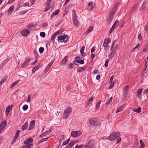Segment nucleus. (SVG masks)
Listing matches in <instances>:
<instances>
[{"instance_id": "obj_19", "label": "nucleus", "mask_w": 148, "mask_h": 148, "mask_svg": "<svg viewBox=\"0 0 148 148\" xmlns=\"http://www.w3.org/2000/svg\"><path fill=\"white\" fill-rule=\"evenodd\" d=\"M60 32V30H58L55 33L51 36V40H53L58 33Z\"/></svg>"}, {"instance_id": "obj_16", "label": "nucleus", "mask_w": 148, "mask_h": 148, "mask_svg": "<svg viewBox=\"0 0 148 148\" xmlns=\"http://www.w3.org/2000/svg\"><path fill=\"white\" fill-rule=\"evenodd\" d=\"M14 10V5H12L11 6L8 10V15H10L12 13Z\"/></svg>"}, {"instance_id": "obj_30", "label": "nucleus", "mask_w": 148, "mask_h": 148, "mask_svg": "<svg viewBox=\"0 0 148 148\" xmlns=\"http://www.w3.org/2000/svg\"><path fill=\"white\" fill-rule=\"evenodd\" d=\"M32 144H27V145H24L22 148H31Z\"/></svg>"}, {"instance_id": "obj_43", "label": "nucleus", "mask_w": 148, "mask_h": 148, "mask_svg": "<svg viewBox=\"0 0 148 148\" xmlns=\"http://www.w3.org/2000/svg\"><path fill=\"white\" fill-rule=\"evenodd\" d=\"M6 79V77H3L1 80L0 82V85H2L5 82Z\"/></svg>"}, {"instance_id": "obj_7", "label": "nucleus", "mask_w": 148, "mask_h": 148, "mask_svg": "<svg viewBox=\"0 0 148 148\" xmlns=\"http://www.w3.org/2000/svg\"><path fill=\"white\" fill-rule=\"evenodd\" d=\"M80 58L79 57H75L74 58L75 62H76L83 64H84V61L82 60H80Z\"/></svg>"}, {"instance_id": "obj_21", "label": "nucleus", "mask_w": 148, "mask_h": 148, "mask_svg": "<svg viewBox=\"0 0 148 148\" xmlns=\"http://www.w3.org/2000/svg\"><path fill=\"white\" fill-rule=\"evenodd\" d=\"M128 87L127 86H126L124 87V92L123 93L124 94V96H125V95H127V93L128 92Z\"/></svg>"}, {"instance_id": "obj_44", "label": "nucleus", "mask_w": 148, "mask_h": 148, "mask_svg": "<svg viewBox=\"0 0 148 148\" xmlns=\"http://www.w3.org/2000/svg\"><path fill=\"white\" fill-rule=\"evenodd\" d=\"M28 108V106L25 104L23 106V110L26 111L27 110V109Z\"/></svg>"}, {"instance_id": "obj_24", "label": "nucleus", "mask_w": 148, "mask_h": 148, "mask_svg": "<svg viewBox=\"0 0 148 148\" xmlns=\"http://www.w3.org/2000/svg\"><path fill=\"white\" fill-rule=\"evenodd\" d=\"M93 28L92 26H90L88 28L87 30L85 32V33L87 34L93 30Z\"/></svg>"}, {"instance_id": "obj_48", "label": "nucleus", "mask_w": 148, "mask_h": 148, "mask_svg": "<svg viewBox=\"0 0 148 148\" xmlns=\"http://www.w3.org/2000/svg\"><path fill=\"white\" fill-rule=\"evenodd\" d=\"M51 8V6L50 5H47V7H46L45 8V10H44L45 12H46L48 10H49Z\"/></svg>"}, {"instance_id": "obj_3", "label": "nucleus", "mask_w": 148, "mask_h": 148, "mask_svg": "<svg viewBox=\"0 0 148 148\" xmlns=\"http://www.w3.org/2000/svg\"><path fill=\"white\" fill-rule=\"evenodd\" d=\"M119 132H115L112 133L108 137V139L110 141H112L115 140L119 136Z\"/></svg>"}, {"instance_id": "obj_45", "label": "nucleus", "mask_w": 148, "mask_h": 148, "mask_svg": "<svg viewBox=\"0 0 148 148\" xmlns=\"http://www.w3.org/2000/svg\"><path fill=\"white\" fill-rule=\"evenodd\" d=\"M73 22L74 23L75 25L76 26L78 27V22L77 20V19L73 20Z\"/></svg>"}, {"instance_id": "obj_22", "label": "nucleus", "mask_w": 148, "mask_h": 148, "mask_svg": "<svg viewBox=\"0 0 148 148\" xmlns=\"http://www.w3.org/2000/svg\"><path fill=\"white\" fill-rule=\"evenodd\" d=\"M73 12V20H75L77 19V16L74 10H73L72 11Z\"/></svg>"}, {"instance_id": "obj_12", "label": "nucleus", "mask_w": 148, "mask_h": 148, "mask_svg": "<svg viewBox=\"0 0 148 148\" xmlns=\"http://www.w3.org/2000/svg\"><path fill=\"white\" fill-rule=\"evenodd\" d=\"M148 1H144L142 5L140 8V10H143L146 7L147 5L148 4Z\"/></svg>"}, {"instance_id": "obj_17", "label": "nucleus", "mask_w": 148, "mask_h": 148, "mask_svg": "<svg viewBox=\"0 0 148 148\" xmlns=\"http://www.w3.org/2000/svg\"><path fill=\"white\" fill-rule=\"evenodd\" d=\"M7 124V122L6 120L2 122L0 125V128L1 129H3L5 126Z\"/></svg>"}, {"instance_id": "obj_42", "label": "nucleus", "mask_w": 148, "mask_h": 148, "mask_svg": "<svg viewBox=\"0 0 148 148\" xmlns=\"http://www.w3.org/2000/svg\"><path fill=\"white\" fill-rule=\"evenodd\" d=\"M75 143V142L74 141L72 140L70 141L69 143V145L70 146L71 148V147L74 145Z\"/></svg>"}, {"instance_id": "obj_35", "label": "nucleus", "mask_w": 148, "mask_h": 148, "mask_svg": "<svg viewBox=\"0 0 148 148\" xmlns=\"http://www.w3.org/2000/svg\"><path fill=\"white\" fill-rule=\"evenodd\" d=\"M53 61H52L48 64L47 67V69H50L52 64H53Z\"/></svg>"}, {"instance_id": "obj_55", "label": "nucleus", "mask_w": 148, "mask_h": 148, "mask_svg": "<svg viewBox=\"0 0 148 148\" xmlns=\"http://www.w3.org/2000/svg\"><path fill=\"white\" fill-rule=\"evenodd\" d=\"M20 80H17L15 82H14L12 84L13 86H14L15 85H16L18 83Z\"/></svg>"}, {"instance_id": "obj_31", "label": "nucleus", "mask_w": 148, "mask_h": 148, "mask_svg": "<svg viewBox=\"0 0 148 148\" xmlns=\"http://www.w3.org/2000/svg\"><path fill=\"white\" fill-rule=\"evenodd\" d=\"M112 99V97H111L110 98L108 99L106 103V106H107L109 105V103L111 102Z\"/></svg>"}, {"instance_id": "obj_20", "label": "nucleus", "mask_w": 148, "mask_h": 148, "mask_svg": "<svg viewBox=\"0 0 148 148\" xmlns=\"http://www.w3.org/2000/svg\"><path fill=\"white\" fill-rule=\"evenodd\" d=\"M67 56H65L64 58L63 59V60H62V64H63V65H64L67 62Z\"/></svg>"}, {"instance_id": "obj_4", "label": "nucleus", "mask_w": 148, "mask_h": 148, "mask_svg": "<svg viewBox=\"0 0 148 148\" xmlns=\"http://www.w3.org/2000/svg\"><path fill=\"white\" fill-rule=\"evenodd\" d=\"M69 36L66 35L65 34H61V35L58 36V39L59 40H64L66 39V40H64L62 42H64L65 43L67 42V41L69 38Z\"/></svg>"}, {"instance_id": "obj_32", "label": "nucleus", "mask_w": 148, "mask_h": 148, "mask_svg": "<svg viewBox=\"0 0 148 148\" xmlns=\"http://www.w3.org/2000/svg\"><path fill=\"white\" fill-rule=\"evenodd\" d=\"M85 67H79L77 69V71L78 72H81L85 70Z\"/></svg>"}, {"instance_id": "obj_54", "label": "nucleus", "mask_w": 148, "mask_h": 148, "mask_svg": "<svg viewBox=\"0 0 148 148\" xmlns=\"http://www.w3.org/2000/svg\"><path fill=\"white\" fill-rule=\"evenodd\" d=\"M21 131L20 130H17V132H16L15 136V137L18 138V135L19 134V133Z\"/></svg>"}, {"instance_id": "obj_49", "label": "nucleus", "mask_w": 148, "mask_h": 148, "mask_svg": "<svg viewBox=\"0 0 148 148\" xmlns=\"http://www.w3.org/2000/svg\"><path fill=\"white\" fill-rule=\"evenodd\" d=\"M101 101H99L97 104V105H96V109L97 110H98V109L99 108V107L100 106V103H101Z\"/></svg>"}, {"instance_id": "obj_15", "label": "nucleus", "mask_w": 148, "mask_h": 148, "mask_svg": "<svg viewBox=\"0 0 148 148\" xmlns=\"http://www.w3.org/2000/svg\"><path fill=\"white\" fill-rule=\"evenodd\" d=\"M143 90V89L141 88L138 89V90L137 95L138 98L141 100V92Z\"/></svg>"}, {"instance_id": "obj_64", "label": "nucleus", "mask_w": 148, "mask_h": 148, "mask_svg": "<svg viewBox=\"0 0 148 148\" xmlns=\"http://www.w3.org/2000/svg\"><path fill=\"white\" fill-rule=\"evenodd\" d=\"M94 99V97L93 96H92L89 99H88V102H90V101H92Z\"/></svg>"}, {"instance_id": "obj_23", "label": "nucleus", "mask_w": 148, "mask_h": 148, "mask_svg": "<svg viewBox=\"0 0 148 148\" xmlns=\"http://www.w3.org/2000/svg\"><path fill=\"white\" fill-rule=\"evenodd\" d=\"M28 123L26 122L25 124L23 125L21 128L22 130V131L23 132L25 130L27 127H28Z\"/></svg>"}, {"instance_id": "obj_53", "label": "nucleus", "mask_w": 148, "mask_h": 148, "mask_svg": "<svg viewBox=\"0 0 148 148\" xmlns=\"http://www.w3.org/2000/svg\"><path fill=\"white\" fill-rule=\"evenodd\" d=\"M137 5L136 4H135L132 7V9L131 10V12H133L134 10H135L136 7L137 6Z\"/></svg>"}, {"instance_id": "obj_2", "label": "nucleus", "mask_w": 148, "mask_h": 148, "mask_svg": "<svg viewBox=\"0 0 148 148\" xmlns=\"http://www.w3.org/2000/svg\"><path fill=\"white\" fill-rule=\"evenodd\" d=\"M72 109L71 108H67L63 112V119H66L71 114Z\"/></svg>"}, {"instance_id": "obj_33", "label": "nucleus", "mask_w": 148, "mask_h": 148, "mask_svg": "<svg viewBox=\"0 0 148 148\" xmlns=\"http://www.w3.org/2000/svg\"><path fill=\"white\" fill-rule=\"evenodd\" d=\"M93 2L92 1H91L88 4V6L91 7L90 8V11L92 10L93 8V6L92 5Z\"/></svg>"}, {"instance_id": "obj_47", "label": "nucleus", "mask_w": 148, "mask_h": 148, "mask_svg": "<svg viewBox=\"0 0 148 148\" xmlns=\"http://www.w3.org/2000/svg\"><path fill=\"white\" fill-rule=\"evenodd\" d=\"M34 54L36 58L37 59V60H38V55L36 50L34 51Z\"/></svg>"}, {"instance_id": "obj_36", "label": "nucleus", "mask_w": 148, "mask_h": 148, "mask_svg": "<svg viewBox=\"0 0 148 148\" xmlns=\"http://www.w3.org/2000/svg\"><path fill=\"white\" fill-rule=\"evenodd\" d=\"M34 26V25L32 23H31V24H29L27 26V28L28 29H32V27H33Z\"/></svg>"}, {"instance_id": "obj_25", "label": "nucleus", "mask_w": 148, "mask_h": 148, "mask_svg": "<svg viewBox=\"0 0 148 148\" xmlns=\"http://www.w3.org/2000/svg\"><path fill=\"white\" fill-rule=\"evenodd\" d=\"M60 10H57L55 11L52 14L51 16V17L53 18L54 16L57 15L58 14Z\"/></svg>"}, {"instance_id": "obj_28", "label": "nucleus", "mask_w": 148, "mask_h": 148, "mask_svg": "<svg viewBox=\"0 0 148 148\" xmlns=\"http://www.w3.org/2000/svg\"><path fill=\"white\" fill-rule=\"evenodd\" d=\"M119 4V3H116L114 6V8H112V10L113 11V12H114L116 11V9H117Z\"/></svg>"}, {"instance_id": "obj_62", "label": "nucleus", "mask_w": 148, "mask_h": 148, "mask_svg": "<svg viewBox=\"0 0 148 148\" xmlns=\"http://www.w3.org/2000/svg\"><path fill=\"white\" fill-rule=\"evenodd\" d=\"M121 138L120 137H119V138H118L117 139V142L116 143V144H118V143H120V142H121Z\"/></svg>"}, {"instance_id": "obj_46", "label": "nucleus", "mask_w": 148, "mask_h": 148, "mask_svg": "<svg viewBox=\"0 0 148 148\" xmlns=\"http://www.w3.org/2000/svg\"><path fill=\"white\" fill-rule=\"evenodd\" d=\"M44 48L43 47H40L39 48V52L40 53H42L44 51Z\"/></svg>"}, {"instance_id": "obj_39", "label": "nucleus", "mask_w": 148, "mask_h": 148, "mask_svg": "<svg viewBox=\"0 0 148 148\" xmlns=\"http://www.w3.org/2000/svg\"><path fill=\"white\" fill-rule=\"evenodd\" d=\"M12 106H9L6 108L5 111L9 112L11 109H12Z\"/></svg>"}, {"instance_id": "obj_41", "label": "nucleus", "mask_w": 148, "mask_h": 148, "mask_svg": "<svg viewBox=\"0 0 148 148\" xmlns=\"http://www.w3.org/2000/svg\"><path fill=\"white\" fill-rule=\"evenodd\" d=\"M115 27V26H114V25H112V27L110 29L109 34H110L112 32L113 30L114 29Z\"/></svg>"}, {"instance_id": "obj_27", "label": "nucleus", "mask_w": 148, "mask_h": 148, "mask_svg": "<svg viewBox=\"0 0 148 148\" xmlns=\"http://www.w3.org/2000/svg\"><path fill=\"white\" fill-rule=\"evenodd\" d=\"M141 111V109L140 107H139L138 108H134L133 109V111L138 113L140 112Z\"/></svg>"}, {"instance_id": "obj_34", "label": "nucleus", "mask_w": 148, "mask_h": 148, "mask_svg": "<svg viewBox=\"0 0 148 148\" xmlns=\"http://www.w3.org/2000/svg\"><path fill=\"white\" fill-rule=\"evenodd\" d=\"M85 47L84 46H83L80 49V53L82 56H83L84 54V51Z\"/></svg>"}, {"instance_id": "obj_38", "label": "nucleus", "mask_w": 148, "mask_h": 148, "mask_svg": "<svg viewBox=\"0 0 148 148\" xmlns=\"http://www.w3.org/2000/svg\"><path fill=\"white\" fill-rule=\"evenodd\" d=\"M123 106H120L119 108H118L117 110H116V113H117L121 111H122L123 109Z\"/></svg>"}, {"instance_id": "obj_58", "label": "nucleus", "mask_w": 148, "mask_h": 148, "mask_svg": "<svg viewBox=\"0 0 148 148\" xmlns=\"http://www.w3.org/2000/svg\"><path fill=\"white\" fill-rule=\"evenodd\" d=\"M52 0H47V2H46V4L47 5H50V3Z\"/></svg>"}, {"instance_id": "obj_5", "label": "nucleus", "mask_w": 148, "mask_h": 148, "mask_svg": "<svg viewBox=\"0 0 148 148\" xmlns=\"http://www.w3.org/2000/svg\"><path fill=\"white\" fill-rule=\"evenodd\" d=\"M81 134L82 132L80 131H73L71 133V135L74 137H78Z\"/></svg>"}, {"instance_id": "obj_18", "label": "nucleus", "mask_w": 148, "mask_h": 148, "mask_svg": "<svg viewBox=\"0 0 148 148\" xmlns=\"http://www.w3.org/2000/svg\"><path fill=\"white\" fill-rule=\"evenodd\" d=\"M33 139L32 138H27V140L24 142V144H29L28 143H31L33 141Z\"/></svg>"}, {"instance_id": "obj_52", "label": "nucleus", "mask_w": 148, "mask_h": 148, "mask_svg": "<svg viewBox=\"0 0 148 148\" xmlns=\"http://www.w3.org/2000/svg\"><path fill=\"white\" fill-rule=\"evenodd\" d=\"M116 42V40H114L112 43V46L111 47V50H112V49L113 48V47L115 45V43Z\"/></svg>"}, {"instance_id": "obj_26", "label": "nucleus", "mask_w": 148, "mask_h": 148, "mask_svg": "<svg viewBox=\"0 0 148 148\" xmlns=\"http://www.w3.org/2000/svg\"><path fill=\"white\" fill-rule=\"evenodd\" d=\"M51 132V131L49 130H48L47 131H46L45 132H43L42 133V134H41L40 136V137H42L43 136H45L46 134L48 133H49Z\"/></svg>"}, {"instance_id": "obj_8", "label": "nucleus", "mask_w": 148, "mask_h": 148, "mask_svg": "<svg viewBox=\"0 0 148 148\" xmlns=\"http://www.w3.org/2000/svg\"><path fill=\"white\" fill-rule=\"evenodd\" d=\"M110 40L109 38H107L104 40L103 46L104 47H108V44L110 42Z\"/></svg>"}, {"instance_id": "obj_56", "label": "nucleus", "mask_w": 148, "mask_h": 148, "mask_svg": "<svg viewBox=\"0 0 148 148\" xmlns=\"http://www.w3.org/2000/svg\"><path fill=\"white\" fill-rule=\"evenodd\" d=\"M119 23V21L118 20H116L115 22L114 23L113 25H114L115 27L116 25H118Z\"/></svg>"}, {"instance_id": "obj_10", "label": "nucleus", "mask_w": 148, "mask_h": 148, "mask_svg": "<svg viewBox=\"0 0 148 148\" xmlns=\"http://www.w3.org/2000/svg\"><path fill=\"white\" fill-rule=\"evenodd\" d=\"M114 12H111L108 19V23L109 24H110L113 18V16H114Z\"/></svg>"}, {"instance_id": "obj_50", "label": "nucleus", "mask_w": 148, "mask_h": 148, "mask_svg": "<svg viewBox=\"0 0 148 148\" xmlns=\"http://www.w3.org/2000/svg\"><path fill=\"white\" fill-rule=\"evenodd\" d=\"M40 35L43 38H44L45 36V34L44 32H41L40 33Z\"/></svg>"}, {"instance_id": "obj_11", "label": "nucleus", "mask_w": 148, "mask_h": 148, "mask_svg": "<svg viewBox=\"0 0 148 148\" xmlns=\"http://www.w3.org/2000/svg\"><path fill=\"white\" fill-rule=\"evenodd\" d=\"M30 60V59L29 58L28 59H26L25 61L24 62L21 66V68H24L27 66L28 64L29 61Z\"/></svg>"}, {"instance_id": "obj_6", "label": "nucleus", "mask_w": 148, "mask_h": 148, "mask_svg": "<svg viewBox=\"0 0 148 148\" xmlns=\"http://www.w3.org/2000/svg\"><path fill=\"white\" fill-rule=\"evenodd\" d=\"M30 33V32L28 29H25L23 30L21 32V34L24 36H28Z\"/></svg>"}, {"instance_id": "obj_40", "label": "nucleus", "mask_w": 148, "mask_h": 148, "mask_svg": "<svg viewBox=\"0 0 148 148\" xmlns=\"http://www.w3.org/2000/svg\"><path fill=\"white\" fill-rule=\"evenodd\" d=\"M64 136L63 135H60L59 138V140L60 141H61L63 140L64 139Z\"/></svg>"}, {"instance_id": "obj_13", "label": "nucleus", "mask_w": 148, "mask_h": 148, "mask_svg": "<svg viewBox=\"0 0 148 148\" xmlns=\"http://www.w3.org/2000/svg\"><path fill=\"white\" fill-rule=\"evenodd\" d=\"M41 66V64H39L38 65L34 67L32 69V73H34L36 70L39 69Z\"/></svg>"}, {"instance_id": "obj_51", "label": "nucleus", "mask_w": 148, "mask_h": 148, "mask_svg": "<svg viewBox=\"0 0 148 148\" xmlns=\"http://www.w3.org/2000/svg\"><path fill=\"white\" fill-rule=\"evenodd\" d=\"M109 62V60L108 59H107L106 60L105 62V63L104 64V66L105 67H106L108 66V63Z\"/></svg>"}, {"instance_id": "obj_37", "label": "nucleus", "mask_w": 148, "mask_h": 148, "mask_svg": "<svg viewBox=\"0 0 148 148\" xmlns=\"http://www.w3.org/2000/svg\"><path fill=\"white\" fill-rule=\"evenodd\" d=\"M115 53V52L114 51H112L110 55V56H109V58H110L112 59Z\"/></svg>"}, {"instance_id": "obj_29", "label": "nucleus", "mask_w": 148, "mask_h": 148, "mask_svg": "<svg viewBox=\"0 0 148 148\" xmlns=\"http://www.w3.org/2000/svg\"><path fill=\"white\" fill-rule=\"evenodd\" d=\"M139 141L140 144V146L139 147V148H144L145 146L144 142L141 140H140Z\"/></svg>"}, {"instance_id": "obj_9", "label": "nucleus", "mask_w": 148, "mask_h": 148, "mask_svg": "<svg viewBox=\"0 0 148 148\" xmlns=\"http://www.w3.org/2000/svg\"><path fill=\"white\" fill-rule=\"evenodd\" d=\"M35 123V121L34 120L31 121L29 125L28 130H30L32 129L34 127Z\"/></svg>"}, {"instance_id": "obj_14", "label": "nucleus", "mask_w": 148, "mask_h": 148, "mask_svg": "<svg viewBox=\"0 0 148 148\" xmlns=\"http://www.w3.org/2000/svg\"><path fill=\"white\" fill-rule=\"evenodd\" d=\"M87 148H92L94 146L93 142L92 140L88 141L87 144Z\"/></svg>"}, {"instance_id": "obj_60", "label": "nucleus", "mask_w": 148, "mask_h": 148, "mask_svg": "<svg viewBox=\"0 0 148 148\" xmlns=\"http://www.w3.org/2000/svg\"><path fill=\"white\" fill-rule=\"evenodd\" d=\"M30 97L29 96V95H28V98L27 100L26 101V102L27 103H29L30 102Z\"/></svg>"}, {"instance_id": "obj_1", "label": "nucleus", "mask_w": 148, "mask_h": 148, "mask_svg": "<svg viewBox=\"0 0 148 148\" xmlns=\"http://www.w3.org/2000/svg\"><path fill=\"white\" fill-rule=\"evenodd\" d=\"M89 122L90 125L93 126L97 127L101 126L99 120L95 117L90 118L89 120Z\"/></svg>"}, {"instance_id": "obj_59", "label": "nucleus", "mask_w": 148, "mask_h": 148, "mask_svg": "<svg viewBox=\"0 0 148 148\" xmlns=\"http://www.w3.org/2000/svg\"><path fill=\"white\" fill-rule=\"evenodd\" d=\"M73 64L72 63H71L69 64V66H68V68L69 69H71L73 68Z\"/></svg>"}, {"instance_id": "obj_63", "label": "nucleus", "mask_w": 148, "mask_h": 148, "mask_svg": "<svg viewBox=\"0 0 148 148\" xmlns=\"http://www.w3.org/2000/svg\"><path fill=\"white\" fill-rule=\"evenodd\" d=\"M27 11L24 10L23 11H21L20 12V14H25L27 12Z\"/></svg>"}, {"instance_id": "obj_57", "label": "nucleus", "mask_w": 148, "mask_h": 148, "mask_svg": "<svg viewBox=\"0 0 148 148\" xmlns=\"http://www.w3.org/2000/svg\"><path fill=\"white\" fill-rule=\"evenodd\" d=\"M118 45H115V47L113 49V51H114V52H115L117 50V49L118 48Z\"/></svg>"}, {"instance_id": "obj_61", "label": "nucleus", "mask_w": 148, "mask_h": 148, "mask_svg": "<svg viewBox=\"0 0 148 148\" xmlns=\"http://www.w3.org/2000/svg\"><path fill=\"white\" fill-rule=\"evenodd\" d=\"M46 140V139L45 138H42L39 141V142L40 143H41L44 141Z\"/></svg>"}]
</instances>
